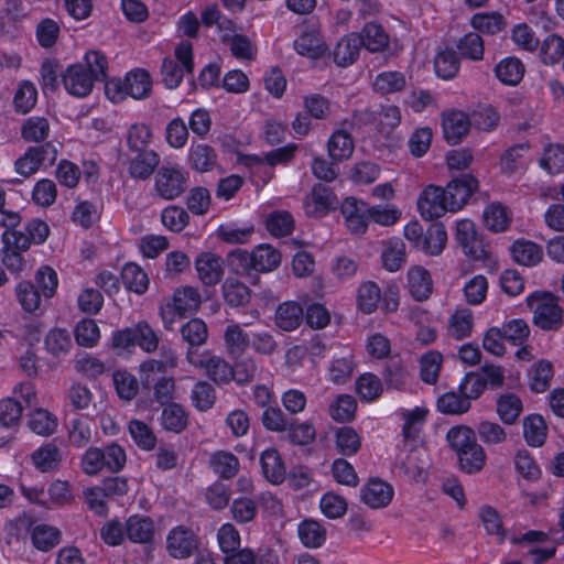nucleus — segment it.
<instances>
[{
  "instance_id": "f257e3e1",
  "label": "nucleus",
  "mask_w": 564,
  "mask_h": 564,
  "mask_svg": "<svg viewBox=\"0 0 564 564\" xmlns=\"http://www.w3.org/2000/svg\"><path fill=\"white\" fill-rule=\"evenodd\" d=\"M478 189V181L471 174L453 178L445 188L429 185L417 199V207L424 219L440 218L447 212L459 210Z\"/></svg>"
},
{
  "instance_id": "f03ea898",
  "label": "nucleus",
  "mask_w": 564,
  "mask_h": 564,
  "mask_svg": "<svg viewBox=\"0 0 564 564\" xmlns=\"http://www.w3.org/2000/svg\"><path fill=\"white\" fill-rule=\"evenodd\" d=\"M84 64L69 65L62 73V83L66 91L77 98L88 96L95 82H104L107 77V58L98 51L87 52Z\"/></svg>"
},
{
  "instance_id": "7ed1b4c3",
  "label": "nucleus",
  "mask_w": 564,
  "mask_h": 564,
  "mask_svg": "<svg viewBox=\"0 0 564 564\" xmlns=\"http://www.w3.org/2000/svg\"><path fill=\"white\" fill-rule=\"evenodd\" d=\"M527 304L533 312L534 324L543 330H557L563 325V310L558 297L547 292H534L527 297Z\"/></svg>"
},
{
  "instance_id": "20e7f679",
  "label": "nucleus",
  "mask_w": 564,
  "mask_h": 564,
  "mask_svg": "<svg viewBox=\"0 0 564 564\" xmlns=\"http://www.w3.org/2000/svg\"><path fill=\"white\" fill-rule=\"evenodd\" d=\"M187 188V173L178 165L161 166L154 178V191L163 199L180 197Z\"/></svg>"
},
{
  "instance_id": "39448f33",
  "label": "nucleus",
  "mask_w": 564,
  "mask_h": 564,
  "mask_svg": "<svg viewBox=\"0 0 564 564\" xmlns=\"http://www.w3.org/2000/svg\"><path fill=\"white\" fill-rule=\"evenodd\" d=\"M198 547L196 534L183 525L172 529L166 538V549L174 558H187Z\"/></svg>"
},
{
  "instance_id": "423d86ee",
  "label": "nucleus",
  "mask_w": 564,
  "mask_h": 564,
  "mask_svg": "<svg viewBox=\"0 0 564 564\" xmlns=\"http://www.w3.org/2000/svg\"><path fill=\"white\" fill-rule=\"evenodd\" d=\"M341 214L347 229L352 235H362L368 228V204L355 197H347L341 203Z\"/></svg>"
},
{
  "instance_id": "0eeeda50",
  "label": "nucleus",
  "mask_w": 564,
  "mask_h": 564,
  "mask_svg": "<svg viewBox=\"0 0 564 564\" xmlns=\"http://www.w3.org/2000/svg\"><path fill=\"white\" fill-rule=\"evenodd\" d=\"M336 205L334 192L324 184L313 186L310 195L304 200V209L307 216L319 218L325 216Z\"/></svg>"
},
{
  "instance_id": "6e6552de",
  "label": "nucleus",
  "mask_w": 564,
  "mask_h": 564,
  "mask_svg": "<svg viewBox=\"0 0 564 564\" xmlns=\"http://www.w3.org/2000/svg\"><path fill=\"white\" fill-rule=\"evenodd\" d=\"M198 279L206 286L219 283L224 275L223 259L213 252H202L195 260Z\"/></svg>"
},
{
  "instance_id": "1a4fd4ad",
  "label": "nucleus",
  "mask_w": 564,
  "mask_h": 564,
  "mask_svg": "<svg viewBox=\"0 0 564 564\" xmlns=\"http://www.w3.org/2000/svg\"><path fill=\"white\" fill-rule=\"evenodd\" d=\"M393 488L380 480L370 479L360 490V499L371 509L386 508L393 498Z\"/></svg>"
},
{
  "instance_id": "9d476101",
  "label": "nucleus",
  "mask_w": 564,
  "mask_h": 564,
  "mask_svg": "<svg viewBox=\"0 0 564 564\" xmlns=\"http://www.w3.org/2000/svg\"><path fill=\"white\" fill-rule=\"evenodd\" d=\"M124 530L131 542L149 544L154 538L155 527L150 517L133 514L127 519Z\"/></svg>"
},
{
  "instance_id": "9b49d317",
  "label": "nucleus",
  "mask_w": 564,
  "mask_h": 564,
  "mask_svg": "<svg viewBox=\"0 0 564 564\" xmlns=\"http://www.w3.org/2000/svg\"><path fill=\"white\" fill-rule=\"evenodd\" d=\"M182 339L188 345L187 360L195 364L193 359L194 349L200 347L207 341L208 328L200 318H192L182 325L180 329Z\"/></svg>"
},
{
  "instance_id": "f8f14e48",
  "label": "nucleus",
  "mask_w": 564,
  "mask_h": 564,
  "mask_svg": "<svg viewBox=\"0 0 564 564\" xmlns=\"http://www.w3.org/2000/svg\"><path fill=\"white\" fill-rule=\"evenodd\" d=\"M303 307L293 301L281 303L274 314V324L283 332L295 330L303 322Z\"/></svg>"
},
{
  "instance_id": "ddd939ff",
  "label": "nucleus",
  "mask_w": 564,
  "mask_h": 564,
  "mask_svg": "<svg viewBox=\"0 0 564 564\" xmlns=\"http://www.w3.org/2000/svg\"><path fill=\"white\" fill-rule=\"evenodd\" d=\"M469 117L462 111H449L443 117V131L446 141L451 144L458 143L469 131Z\"/></svg>"
},
{
  "instance_id": "4468645a",
  "label": "nucleus",
  "mask_w": 564,
  "mask_h": 564,
  "mask_svg": "<svg viewBox=\"0 0 564 564\" xmlns=\"http://www.w3.org/2000/svg\"><path fill=\"white\" fill-rule=\"evenodd\" d=\"M361 47L362 42L358 33H350L340 39L333 52L335 64L340 67H347L354 64L359 56Z\"/></svg>"
},
{
  "instance_id": "2eb2a0df",
  "label": "nucleus",
  "mask_w": 564,
  "mask_h": 564,
  "mask_svg": "<svg viewBox=\"0 0 564 564\" xmlns=\"http://www.w3.org/2000/svg\"><path fill=\"white\" fill-rule=\"evenodd\" d=\"M408 289L416 301H426L433 292L430 272L420 265L411 268L408 272Z\"/></svg>"
},
{
  "instance_id": "dca6fc26",
  "label": "nucleus",
  "mask_w": 564,
  "mask_h": 564,
  "mask_svg": "<svg viewBox=\"0 0 564 564\" xmlns=\"http://www.w3.org/2000/svg\"><path fill=\"white\" fill-rule=\"evenodd\" d=\"M31 459L36 469L47 473L58 467L63 460V454L54 442H48L35 449L31 455Z\"/></svg>"
},
{
  "instance_id": "f3484780",
  "label": "nucleus",
  "mask_w": 564,
  "mask_h": 564,
  "mask_svg": "<svg viewBox=\"0 0 564 564\" xmlns=\"http://www.w3.org/2000/svg\"><path fill=\"white\" fill-rule=\"evenodd\" d=\"M262 474L267 480L274 485L283 482L285 479V466L275 448H269L262 452L260 457Z\"/></svg>"
},
{
  "instance_id": "a211bd4d",
  "label": "nucleus",
  "mask_w": 564,
  "mask_h": 564,
  "mask_svg": "<svg viewBox=\"0 0 564 564\" xmlns=\"http://www.w3.org/2000/svg\"><path fill=\"white\" fill-rule=\"evenodd\" d=\"M510 251L513 260L524 267L536 265L543 258L542 248L530 240L519 239L514 241Z\"/></svg>"
},
{
  "instance_id": "6ab92c4d",
  "label": "nucleus",
  "mask_w": 564,
  "mask_h": 564,
  "mask_svg": "<svg viewBox=\"0 0 564 564\" xmlns=\"http://www.w3.org/2000/svg\"><path fill=\"white\" fill-rule=\"evenodd\" d=\"M528 142L508 148L500 156L499 169L502 174L511 175L524 169V154L529 151Z\"/></svg>"
},
{
  "instance_id": "aec40b11",
  "label": "nucleus",
  "mask_w": 564,
  "mask_h": 564,
  "mask_svg": "<svg viewBox=\"0 0 564 564\" xmlns=\"http://www.w3.org/2000/svg\"><path fill=\"white\" fill-rule=\"evenodd\" d=\"M130 160L129 174L133 178L147 180L160 163V156L155 151L135 152Z\"/></svg>"
},
{
  "instance_id": "412c9836",
  "label": "nucleus",
  "mask_w": 564,
  "mask_h": 564,
  "mask_svg": "<svg viewBox=\"0 0 564 564\" xmlns=\"http://www.w3.org/2000/svg\"><path fill=\"white\" fill-rule=\"evenodd\" d=\"M358 35L362 46L371 53L383 52L389 46V35L380 24L367 23Z\"/></svg>"
},
{
  "instance_id": "4be33fe9",
  "label": "nucleus",
  "mask_w": 564,
  "mask_h": 564,
  "mask_svg": "<svg viewBox=\"0 0 564 564\" xmlns=\"http://www.w3.org/2000/svg\"><path fill=\"white\" fill-rule=\"evenodd\" d=\"M160 422L164 430L173 433L183 432L188 424V415L178 403L163 405Z\"/></svg>"
},
{
  "instance_id": "5701e85b",
  "label": "nucleus",
  "mask_w": 564,
  "mask_h": 564,
  "mask_svg": "<svg viewBox=\"0 0 564 564\" xmlns=\"http://www.w3.org/2000/svg\"><path fill=\"white\" fill-rule=\"evenodd\" d=\"M225 347L232 358H239L250 346L249 335L238 324L227 326L224 334Z\"/></svg>"
},
{
  "instance_id": "b1692460",
  "label": "nucleus",
  "mask_w": 564,
  "mask_h": 564,
  "mask_svg": "<svg viewBox=\"0 0 564 564\" xmlns=\"http://www.w3.org/2000/svg\"><path fill=\"white\" fill-rule=\"evenodd\" d=\"M123 82L128 96L134 99H144L150 96L152 80L148 72L143 69L130 72Z\"/></svg>"
},
{
  "instance_id": "393cba45",
  "label": "nucleus",
  "mask_w": 564,
  "mask_h": 564,
  "mask_svg": "<svg viewBox=\"0 0 564 564\" xmlns=\"http://www.w3.org/2000/svg\"><path fill=\"white\" fill-rule=\"evenodd\" d=\"M456 455L460 470L469 475L479 473L487 459L485 449L477 442Z\"/></svg>"
},
{
  "instance_id": "a878e982",
  "label": "nucleus",
  "mask_w": 564,
  "mask_h": 564,
  "mask_svg": "<svg viewBox=\"0 0 564 564\" xmlns=\"http://www.w3.org/2000/svg\"><path fill=\"white\" fill-rule=\"evenodd\" d=\"M410 379L406 366L399 358H390L383 370V380L389 389L402 390Z\"/></svg>"
},
{
  "instance_id": "bb28decb",
  "label": "nucleus",
  "mask_w": 564,
  "mask_h": 564,
  "mask_svg": "<svg viewBox=\"0 0 564 564\" xmlns=\"http://www.w3.org/2000/svg\"><path fill=\"white\" fill-rule=\"evenodd\" d=\"M495 74L502 84L514 86L523 78L524 66L520 59L507 57L496 65Z\"/></svg>"
},
{
  "instance_id": "cd10ccee",
  "label": "nucleus",
  "mask_w": 564,
  "mask_h": 564,
  "mask_svg": "<svg viewBox=\"0 0 564 564\" xmlns=\"http://www.w3.org/2000/svg\"><path fill=\"white\" fill-rule=\"evenodd\" d=\"M200 304L198 291L192 286L177 289L173 295V302L170 304L177 313L178 317L196 311Z\"/></svg>"
},
{
  "instance_id": "c85d7f7f",
  "label": "nucleus",
  "mask_w": 564,
  "mask_h": 564,
  "mask_svg": "<svg viewBox=\"0 0 564 564\" xmlns=\"http://www.w3.org/2000/svg\"><path fill=\"white\" fill-rule=\"evenodd\" d=\"M456 240L462 246L465 254L478 257L480 242L477 239L475 224L469 219H462L456 226Z\"/></svg>"
},
{
  "instance_id": "c756f323",
  "label": "nucleus",
  "mask_w": 564,
  "mask_h": 564,
  "mask_svg": "<svg viewBox=\"0 0 564 564\" xmlns=\"http://www.w3.org/2000/svg\"><path fill=\"white\" fill-rule=\"evenodd\" d=\"M299 536L308 549L321 547L326 541V529L315 520H304L299 524Z\"/></svg>"
},
{
  "instance_id": "7c9ffc66",
  "label": "nucleus",
  "mask_w": 564,
  "mask_h": 564,
  "mask_svg": "<svg viewBox=\"0 0 564 564\" xmlns=\"http://www.w3.org/2000/svg\"><path fill=\"white\" fill-rule=\"evenodd\" d=\"M61 531L47 524H37L31 532L32 543L35 549L47 552L61 542Z\"/></svg>"
},
{
  "instance_id": "2f4dec72",
  "label": "nucleus",
  "mask_w": 564,
  "mask_h": 564,
  "mask_svg": "<svg viewBox=\"0 0 564 564\" xmlns=\"http://www.w3.org/2000/svg\"><path fill=\"white\" fill-rule=\"evenodd\" d=\"M254 271L270 272L281 264V253L270 245H259L252 251Z\"/></svg>"
},
{
  "instance_id": "473e14b6",
  "label": "nucleus",
  "mask_w": 564,
  "mask_h": 564,
  "mask_svg": "<svg viewBox=\"0 0 564 564\" xmlns=\"http://www.w3.org/2000/svg\"><path fill=\"white\" fill-rule=\"evenodd\" d=\"M372 86L377 93L389 95L403 90L406 86V79L401 72L387 70L376 76Z\"/></svg>"
},
{
  "instance_id": "72a5a7b5",
  "label": "nucleus",
  "mask_w": 564,
  "mask_h": 564,
  "mask_svg": "<svg viewBox=\"0 0 564 564\" xmlns=\"http://www.w3.org/2000/svg\"><path fill=\"white\" fill-rule=\"evenodd\" d=\"M221 289L225 302L231 307L246 305L250 301L249 288L237 279L227 278Z\"/></svg>"
},
{
  "instance_id": "f704fd0d",
  "label": "nucleus",
  "mask_w": 564,
  "mask_h": 564,
  "mask_svg": "<svg viewBox=\"0 0 564 564\" xmlns=\"http://www.w3.org/2000/svg\"><path fill=\"white\" fill-rule=\"evenodd\" d=\"M354 152V140L351 135L344 131H335L328 140V154L333 161H343L348 159Z\"/></svg>"
},
{
  "instance_id": "c9c22d12",
  "label": "nucleus",
  "mask_w": 564,
  "mask_h": 564,
  "mask_svg": "<svg viewBox=\"0 0 564 564\" xmlns=\"http://www.w3.org/2000/svg\"><path fill=\"white\" fill-rule=\"evenodd\" d=\"M447 234L442 223H432L424 236L422 251L427 254H440L446 246Z\"/></svg>"
},
{
  "instance_id": "e433bc0d",
  "label": "nucleus",
  "mask_w": 564,
  "mask_h": 564,
  "mask_svg": "<svg viewBox=\"0 0 564 564\" xmlns=\"http://www.w3.org/2000/svg\"><path fill=\"white\" fill-rule=\"evenodd\" d=\"M45 349L54 357H61L70 350L73 346L70 334L64 328L51 329L44 339Z\"/></svg>"
},
{
  "instance_id": "4c0bfd02",
  "label": "nucleus",
  "mask_w": 564,
  "mask_h": 564,
  "mask_svg": "<svg viewBox=\"0 0 564 564\" xmlns=\"http://www.w3.org/2000/svg\"><path fill=\"white\" fill-rule=\"evenodd\" d=\"M546 424L539 414L529 415L523 421V435L530 446H542L546 438Z\"/></svg>"
},
{
  "instance_id": "58836bf2",
  "label": "nucleus",
  "mask_w": 564,
  "mask_h": 564,
  "mask_svg": "<svg viewBox=\"0 0 564 564\" xmlns=\"http://www.w3.org/2000/svg\"><path fill=\"white\" fill-rule=\"evenodd\" d=\"M124 286L137 294H143L149 286L145 272L135 263H127L121 271Z\"/></svg>"
},
{
  "instance_id": "ea45409f",
  "label": "nucleus",
  "mask_w": 564,
  "mask_h": 564,
  "mask_svg": "<svg viewBox=\"0 0 564 564\" xmlns=\"http://www.w3.org/2000/svg\"><path fill=\"white\" fill-rule=\"evenodd\" d=\"M459 58L452 48L438 52L434 58L435 73L443 79L454 78L459 70Z\"/></svg>"
},
{
  "instance_id": "a19ab883",
  "label": "nucleus",
  "mask_w": 564,
  "mask_h": 564,
  "mask_svg": "<svg viewBox=\"0 0 564 564\" xmlns=\"http://www.w3.org/2000/svg\"><path fill=\"white\" fill-rule=\"evenodd\" d=\"M189 162L194 170L198 172L210 171L217 160L215 150L207 144H193L189 149Z\"/></svg>"
},
{
  "instance_id": "79ce46f5",
  "label": "nucleus",
  "mask_w": 564,
  "mask_h": 564,
  "mask_svg": "<svg viewBox=\"0 0 564 564\" xmlns=\"http://www.w3.org/2000/svg\"><path fill=\"white\" fill-rule=\"evenodd\" d=\"M456 47L462 57L470 61H481L485 53L482 37L476 32H469L457 41Z\"/></svg>"
},
{
  "instance_id": "37998d69",
  "label": "nucleus",
  "mask_w": 564,
  "mask_h": 564,
  "mask_svg": "<svg viewBox=\"0 0 564 564\" xmlns=\"http://www.w3.org/2000/svg\"><path fill=\"white\" fill-rule=\"evenodd\" d=\"M296 150L297 145L290 143L265 153L263 159L259 156H247L246 164L248 166L261 165L264 161L271 166L284 164L293 159Z\"/></svg>"
},
{
  "instance_id": "c03bdc74",
  "label": "nucleus",
  "mask_w": 564,
  "mask_h": 564,
  "mask_svg": "<svg viewBox=\"0 0 564 564\" xmlns=\"http://www.w3.org/2000/svg\"><path fill=\"white\" fill-rule=\"evenodd\" d=\"M50 122L45 117H30L21 128V135L26 142L45 141L50 134Z\"/></svg>"
},
{
  "instance_id": "a18cd8bd",
  "label": "nucleus",
  "mask_w": 564,
  "mask_h": 564,
  "mask_svg": "<svg viewBox=\"0 0 564 564\" xmlns=\"http://www.w3.org/2000/svg\"><path fill=\"white\" fill-rule=\"evenodd\" d=\"M471 403L459 391H449L442 394L437 400V409L444 414H463L469 411Z\"/></svg>"
},
{
  "instance_id": "49530a36",
  "label": "nucleus",
  "mask_w": 564,
  "mask_h": 564,
  "mask_svg": "<svg viewBox=\"0 0 564 564\" xmlns=\"http://www.w3.org/2000/svg\"><path fill=\"white\" fill-rule=\"evenodd\" d=\"M471 26L482 33L497 34L507 26L505 17L498 12L477 13L471 18Z\"/></svg>"
},
{
  "instance_id": "de8ad7c7",
  "label": "nucleus",
  "mask_w": 564,
  "mask_h": 564,
  "mask_svg": "<svg viewBox=\"0 0 564 564\" xmlns=\"http://www.w3.org/2000/svg\"><path fill=\"white\" fill-rule=\"evenodd\" d=\"M214 471L224 479L234 478L239 470V459L229 452H216L210 458Z\"/></svg>"
},
{
  "instance_id": "09e8293b",
  "label": "nucleus",
  "mask_w": 564,
  "mask_h": 564,
  "mask_svg": "<svg viewBox=\"0 0 564 564\" xmlns=\"http://www.w3.org/2000/svg\"><path fill=\"white\" fill-rule=\"evenodd\" d=\"M294 48L300 55L316 59L326 53L327 45L314 33H303L294 41Z\"/></svg>"
},
{
  "instance_id": "8fccbe9b",
  "label": "nucleus",
  "mask_w": 564,
  "mask_h": 564,
  "mask_svg": "<svg viewBox=\"0 0 564 564\" xmlns=\"http://www.w3.org/2000/svg\"><path fill=\"white\" fill-rule=\"evenodd\" d=\"M15 295L25 312L35 313L40 310L42 297L33 283L29 281L20 282L15 288Z\"/></svg>"
},
{
  "instance_id": "3c124183",
  "label": "nucleus",
  "mask_w": 564,
  "mask_h": 564,
  "mask_svg": "<svg viewBox=\"0 0 564 564\" xmlns=\"http://www.w3.org/2000/svg\"><path fill=\"white\" fill-rule=\"evenodd\" d=\"M484 223L494 232L506 230L510 224L507 208L498 203L490 204L484 212Z\"/></svg>"
},
{
  "instance_id": "603ef678",
  "label": "nucleus",
  "mask_w": 564,
  "mask_h": 564,
  "mask_svg": "<svg viewBox=\"0 0 564 564\" xmlns=\"http://www.w3.org/2000/svg\"><path fill=\"white\" fill-rule=\"evenodd\" d=\"M356 391L362 401H375L382 393L381 380L373 373H362L356 381Z\"/></svg>"
},
{
  "instance_id": "864d4df0",
  "label": "nucleus",
  "mask_w": 564,
  "mask_h": 564,
  "mask_svg": "<svg viewBox=\"0 0 564 564\" xmlns=\"http://www.w3.org/2000/svg\"><path fill=\"white\" fill-rule=\"evenodd\" d=\"M28 425L35 434L50 436L57 429V420L48 411L39 409L30 415Z\"/></svg>"
},
{
  "instance_id": "5fc2aeb1",
  "label": "nucleus",
  "mask_w": 564,
  "mask_h": 564,
  "mask_svg": "<svg viewBox=\"0 0 564 564\" xmlns=\"http://www.w3.org/2000/svg\"><path fill=\"white\" fill-rule=\"evenodd\" d=\"M473 325V313L469 310H459L449 318L448 333L459 340L471 334Z\"/></svg>"
},
{
  "instance_id": "6e6d98bb",
  "label": "nucleus",
  "mask_w": 564,
  "mask_h": 564,
  "mask_svg": "<svg viewBox=\"0 0 564 564\" xmlns=\"http://www.w3.org/2000/svg\"><path fill=\"white\" fill-rule=\"evenodd\" d=\"M117 394L124 401H131L139 391L137 378L126 370H117L112 376Z\"/></svg>"
},
{
  "instance_id": "4d7b16f0",
  "label": "nucleus",
  "mask_w": 564,
  "mask_h": 564,
  "mask_svg": "<svg viewBox=\"0 0 564 564\" xmlns=\"http://www.w3.org/2000/svg\"><path fill=\"white\" fill-rule=\"evenodd\" d=\"M336 447L345 456L355 455L360 446L361 440L357 432L350 426H343L336 430Z\"/></svg>"
},
{
  "instance_id": "13d9d810",
  "label": "nucleus",
  "mask_w": 564,
  "mask_h": 564,
  "mask_svg": "<svg viewBox=\"0 0 564 564\" xmlns=\"http://www.w3.org/2000/svg\"><path fill=\"white\" fill-rule=\"evenodd\" d=\"M68 441L75 447H84L91 440V429L88 420L83 417L72 419L67 423Z\"/></svg>"
},
{
  "instance_id": "bf43d9fd",
  "label": "nucleus",
  "mask_w": 564,
  "mask_h": 564,
  "mask_svg": "<svg viewBox=\"0 0 564 564\" xmlns=\"http://www.w3.org/2000/svg\"><path fill=\"white\" fill-rule=\"evenodd\" d=\"M522 411V402L514 394L501 395L497 402V412L506 424H513Z\"/></svg>"
},
{
  "instance_id": "052dcab7",
  "label": "nucleus",
  "mask_w": 564,
  "mask_h": 564,
  "mask_svg": "<svg viewBox=\"0 0 564 564\" xmlns=\"http://www.w3.org/2000/svg\"><path fill=\"white\" fill-rule=\"evenodd\" d=\"M498 112L489 105L477 106L469 117L470 124L482 131L494 129L499 122Z\"/></svg>"
},
{
  "instance_id": "680f3d73",
  "label": "nucleus",
  "mask_w": 564,
  "mask_h": 564,
  "mask_svg": "<svg viewBox=\"0 0 564 564\" xmlns=\"http://www.w3.org/2000/svg\"><path fill=\"white\" fill-rule=\"evenodd\" d=\"M37 90L33 83L24 80L20 84L13 105L18 112L28 113L36 104Z\"/></svg>"
},
{
  "instance_id": "e2e57ef3",
  "label": "nucleus",
  "mask_w": 564,
  "mask_h": 564,
  "mask_svg": "<svg viewBox=\"0 0 564 564\" xmlns=\"http://www.w3.org/2000/svg\"><path fill=\"white\" fill-rule=\"evenodd\" d=\"M357 402L349 394H340L329 406L330 416L337 422H349L354 419Z\"/></svg>"
},
{
  "instance_id": "0e129e2a",
  "label": "nucleus",
  "mask_w": 564,
  "mask_h": 564,
  "mask_svg": "<svg viewBox=\"0 0 564 564\" xmlns=\"http://www.w3.org/2000/svg\"><path fill=\"white\" fill-rule=\"evenodd\" d=\"M383 268L390 272L398 271L405 262V247L402 242L390 241L381 254Z\"/></svg>"
},
{
  "instance_id": "69168bd1",
  "label": "nucleus",
  "mask_w": 564,
  "mask_h": 564,
  "mask_svg": "<svg viewBox=\"0 0 564 564\" xmlns=\"http://www.w3.org/2000/svg\"><path fill=\"white\" fill-rule=\"evenodd\" d=\"M129 432L132 440L140 448L144 451H151L155 447L156 437L151 427L148 426L144 422L139 420L130 421Z\"/></svg>"
},
{
  "instance_id": "338daca9",
  "label": "nucleus",
  "mask_w": 564,
  "mask_h": 564,
  "mask_svg": "<svg viewBox=\"0 0 564 564\" xmlns=\"http://www.w3.org/2000/svg\"><path fill=\"white\" fill-rule=\"evenodd\" d=\"M563 55L564 40L556 34L547 35L541 45V58L543 63L553 65L557 63Z\"/></svg>"
},
{
  "instance_id": "774afa93",
  "label": "nucleus",
  "mask_w": 564,
  "mask_h": 564,
  "mask_svg": "<svg viewBox=\"0 0 564 564\" xmlns=\"http://www.w3.org/2000/svg\"><path fill=\"white\" fill-rule=\"evenodd\" d=\"M540 165L551 174H558L564 171V147L560 144L549 145L544 150Z\"/></svg>"
}]
</instances>
